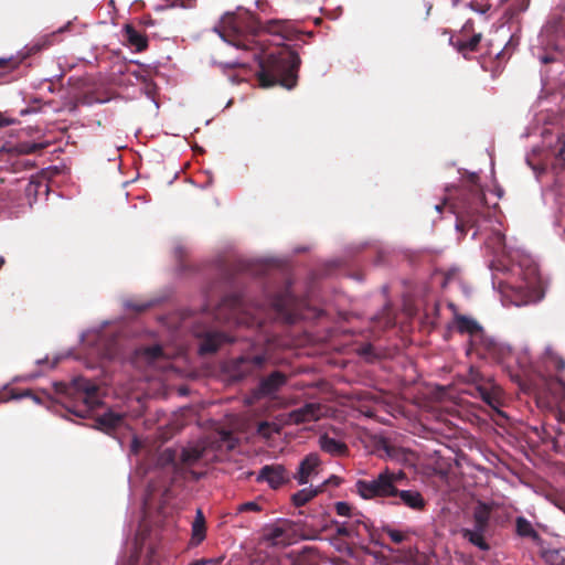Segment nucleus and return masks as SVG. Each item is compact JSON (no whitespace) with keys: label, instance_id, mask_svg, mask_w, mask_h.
Wrapping results in <instances>:
<instances>
[{"label":"nucleus","instance_id":"2","mask_svg":"<svg viewBox=\"0 0 565 565\" xmlns=\"http://www.w3.org/2000/svg\"><path fill=\"white\" fill-rule=\"evenodd\" d=\"M456 214V228L465 236L470 228H477L481 218L487 213L486 196L479 184V177L471 173L463 181L462 188L451 204ZM478 230H475L472 237H476Z\"/></svg>","mask_w":565,"mask_h":565},{"label":"nucleus","instance_id":"23","mask_svg":"<svg viewBox=\"0 0 565 565\" xmlns=\"http://www.w3.org/2000/svg\"><path fill=\"white\" fill-rule=\"evenodd\" d=\"M124 422L125 416L122 414L108 411L96 418V427L99 430L111 435L117 428L122 426Z\"/></svg>","mask_w":565,"mask_h":565},{"label":"nucleus","instance_id":"53","mask_svg":"<svg viewBox=\"0 0 565 565\" xmlns=\"http://www.w3.org/2000/svg\"><path fill=\"white\" fill-rule=\"evenodd\" d=\"M503 56V51H500L497 53L495 57L500 60Z\"/></svg>","mask_w":565,"mask_h":565},{"label":"nucleus","instance_id":"15","mask_svg":"<svg viewBox=\"0 0 565 565\" xmlns=\"http://www.w3.org/2000/svg\"><path fill=\"white\" fill-rule=\"evenodd\" d=\"M268 362L266 354H245L233 361V373L238 379L257 375Z\"/></svg>","mask_w":565,"mask_h":565},{"label":"nucleus","instance_id":"28","mask_svg":"<svg viewBox=\"0 0 565 565\" xmlns=\"http://www.w3.org/2000/svg\"><path fill=\"white\" fill-rule=\"evenodd\" d=\"M206 536V522L203 511L201 509L196 510L194 521L192 522V544L199 545L201 544Z\"/></svg>","mask_w":565,"mask_h":565},{"label":"nucleus","instance_id":"21","mask_svg":"<svg viewBox=\"0 0 565 565\" xmlns=\"http://www.w3.org/2000/svg\"><path fill=\"white\" fill-rule=\"evenodd\" d=\"M323 415V407L318 403H307L306 405L294 409L289 414V419L294 424H303L320 419Z\"/></svg>","mask_w":565,"mask_h":565},{"label":"nucleus","instance_id":"48","mask_svg":"<svg viewBox=\"0 0 565 565\" xmlns=\"http://www.w3.org/2000/svg\"><path fill=\"white\" fill-rule=\"evenodd\" d=\"M32 393L30 391H25L23 394H20V395H15V394H12L10 396V398H19V397H22V396H31Z\"/></svg>","mask_w":565,"mask_h":565},{"label":"nucleus","instance_id":"3","mask_svg":"<svg viewBox=\"0 0 565 565\" xmlns=\"http://www.w3.org/2000/svg\"><path fill=\"white\" fill-rule=\"evenodd\" d=\"M255 312H249L245 308L244 299L241 295H231L225 297L217 306L214 317L220 322H234L238 327L260 328L266 319L264 305L257 303L254 308Z\"/></svg>","mask_w":565,"mask_h":565},{"label":"nucleus","instance_id":"27","mask_svg":"<svg viewBox=\"0 0 565 565\" xmlns=\"http://www.w3.org/2000/svg\"><path fill=\"white\" fill-rule=\"evenodd\" d=\"M124 36L130 46H134L137 52H142L148 47L147 36L137 31L132 25L126 24L124 28Z\"/></svg>","mask_w":565,"mask_h":565},{"label":"nucleus","instance_id":"40","mask_svg":"<svg viewBox=\"0 0 565 565\" xmlns=\"http://www.w3.org/2000/svg\"><path fill=\"white\" fill-rule=\"evenodd\" d=\"M341 478L338 477V476H331L329 479H327L326 481H323L320 486H323V491L326 490V488L328 486H332V487H339L340 483H341Z\"/></svg>","mask_w":565,"mask_h":565},{"label":"nucleus","instance_id":"1","mask_svg":"<svg viewBox=\"0 0 565 565\" xmlns=\"http://www.w3.org/2000/svg\"><path fill=\"white\" fill-rule=\"evenodd\" d=\"M300 64L301 60L295 50L289 45L277 44V49L259 62V85L264 88L275 85L287 89L296 87Z\"/></svg>","mask_w":565,"mask_h":565},{"label":"nucleus","instance_id":"41","mask_svg":"<svg viewBox=\"0 0 565 565\" xmlns=\"http://www.w3.org/2000/svg\"><path fill=\"white\" fill-rule=\"evenodd\" d=\"M559 148L556 153V159L565 161V137L558 138Z\"/></svg>","mask_w":565,"mask_h":565},{"label":"nucleus","instance_id":"18","mask_svg":"<svg viewBox=\"0 0 565 565\" xmlns=\"http://www.w3.org/2000/svg\"><path fill=\"white\" fill-rule=\"evenodd\" d=\"M287 381L288 376L285 373L274 371L260 379L258 385L253 390V396L257 399L271 397L286 385Z\"/></svg>","mask_w":565,"mask_h":565},{"label":"nucleus","instance_id":"42","mask_svg":"<svg viewBox=\"0 0 565 565\" xmlns=\"http://www.w3.org/2000/svg\"><path fill=\"white\" fill-rule=\"evenodd\" d=\"M481 66H482V68H483L484 71H490V72L492 73V76H495V75L500 72V70H501V63H500V62H498V63L495 64V67H489V66L487 65L486 60H484V61L481 63Z\"/></svg>","mask_w":565,"mask_h":565},{"label":"nucleus","instance_id":"31","mask_svg":"<svg viewBox=\"0 0 565 565\" xmlns=\"http://www.w3.org/2000/svg\"><path fill=\"white\" fill-rule=\"evenodd\" d=\"M515 531L521 537H530L532 540H539L540 535L524 516H518L515 520Z\"/></svg>","mask_w":565,"mask_h":565},{"label":"nucleus","instance_id":"16","mask_svg":"<svg viewBox=\"0 0 565 565\" xmlns=\"http://www.w3.org/2000/svg\"><path fill=\"white\" fill-rule=\"evenodd\" d=\"M472 31V23L468 21L460 33L450 40L451 45L460 53L466 60L470 58V54L478 51L480 45L482 34L473 33L469 35V32Z\"/></svg>","mask_w":565,"mask_h":565},{"label":"nucleus","instance_id":"8","mask_svg":"<svg viewBox=\"0 0 565 565\" xmlns=\"http://www.w3.org/2000/svg\"><path fill=\"white\" fill-rule=\"evenodd\" d=\"M72 384L74 390L78 393L81 404L75 406L73 409H70V412L77 417L85 418L100 404V399L97 394L98 386L84 377L75 379Z\"/></svg>","mask_w":565,"mask_h":565},{"label":"nucleus","instance_id":"25","mask_svg":"<svg viewBox=\"0 0 565 565\" xmlns=\"http://www.w3.org/2000/svg\"><path fill=\"white\" fill-rule=\"evenodd\" d=\"M319 446L322 451L337 457H344L349 454L345 443L324 434L319 438Z\"/></svg>","mask_w":565,"mask_h":565},{"label":"nucleus","instance_id":"47","mask_svg":"<svg viewBox=\"0 0 565 565\" xmlns=\"http://www.w3.org/2000/svg\"><path fill=\"white\" fill-rule=\"evenodd\" d=\"M221 66L223 67H228V68H235L237 66H239V63L238 62H231V63H226V64H220Z\"/></svg>","mask_w":565,"mask_h":565},{"label":"nucleus","instance_id":"24","mask_svg":"<svg viewBox=\"0 0 565 565\" xmlns=\"http://www.w3.org/2000/svg\"><path fill=\"white\" fill-rule=\"evenodd\" d=\"M455 327L459 333L469 334L470 342L483 330L477 320L460 313H455Z\"/></svg>","mask_w":565,"mask_h":565},{"label":"nucleus","instance_id":"38","mask_svg":"<svg viewBox=\"0 0 565 565\" xmlns=\"http://www.w3.org/2000/svg\"><path fill=\"white\" fill-rule=\"evenodd\" d=\"M335 511L341 516H349L351 513V507L347 502H337Z\"/></svg>","mask_w":565,"mask_h":565},{"label":"nucleus","instance_id":"19","mask_svg":"<svg viewBox=\"0 0 565 565\" xmlns=\"http://www.w3.org/2000/svg\"><path fill=\"white\" fill-rule=\"evenodd\" d=\"M290 475L282 465H266L259 470L256 481L267 482L268 486L276 490L288 483Z\"/></svg>","mask_w":565,"mask_h":565},{"label":"nucleus","instance_id":"10","mask_svg":"<svg viewBox=\"0 0 565 565\" xmlns=\"http://www.w3.org/2000/svg\"><path fill=\"white\" fill-rule=\"evenodd\" d=\"M469 380L475 385L476 394L491 408L498 409L502 405L501 390L491 380L484 376L476 369L469 371Z\"/></svg>","mask_w":565,"mask_h":565},{"label":"nucleus","instance_id":"30","mask_svg":"<svg viewBox=\"0 0 565 565\" xmlns=\"http://www.w3.org/2000/svg\"><path fill=\"white\" fill-rule=\"evenodd\" d=\"M544 361L547 367H552L557 372L565 370V360L552 347H547L544 352Z\"/></svg>","mask_w":565,"mask_h":565},{"label":"nucleus","instance_id":"54","mask_svg":"<svg viewBox=\"0 0 565 565\" xmlns=\"http://www.w3.org/2000/svg\"><path fill=\"white\" fill-rule=\"evenodd\" d=\"M438 310H439V303L437 302V303H435V311H436V313L438 312Z\"/></svg>","mask_w":565,"mask_h":565},{"label":"nucleus","instance_id":"43","mask_svg":"<svg viewBox=\"0 0 565 565\" xmlns=\"http://www.w3.org/2000/svg\"><path fill=\"white\" fill-rule=\"evenodd\" d=\"M384 450H385L387 457H390V458H395L399 452V449L397 447L391 446V445H385Z\"/></svg>","mask_w":565,"mask_h":565},{"label":"nucleus","instance_id":"5","mask_svg":"<svg viewBox=\"0 0 565 565\" xmlns=\"http://www.w3.org/2000/svg\"><path fill=\"white\" fill-rule=\"evenodd\" d=\"M535 395L537 403L545 407L556 405L558 407L556 417L565 422V409L562 403L565 399V382L558 376L542 375L535 383Z\"/></svg>","mask_w":565,"mask_h":565},{"label":"nucleus","instance_id":"36","mask_svg":"<svg viewBox=\"0 0 565 565\" xmlns=\"http://www.w3.org/2000/svg\"><path fill=\"white\" fill-rule=\"evenodd\" d=\"M19 120L15 117L9 116L8 113L0 111V128L15 125Z\"/></svg>","mask_w":565,"mask_h":565},{"label":"nucleus","instance_id":"46","mask_svg":"<svg viewBox=\"0 0 565 565\" xmlns=\"http://www.w3.org/2000/svg\"><path fill=\"white\" fill-rule=\"evenodd\" d=\"M555 61H556V58L550 54H545V55L541 56V62L544 64L553 63Z\"/></svg>","mask_w":565,"mask_h":565},{"label":"nucleus","instance_id":"37","mask_svg":"<svg viewBox=\"0 0 565 565\" xmlns=\"http://www.w3.org/2000/svg\"><path fill=\"white\" fill-rule=\"evenodd\" d=\"M515 12H524L530 6V0H510Z\"/></svg>","mask_w":565,"mask_h":565},{"label":"nucleus","instance_id":"13","mask_svg":"<svg viewBox=\"0 0 565 565\" xmlns=\"http://www.w3.org/2000/svg\"><path fill=\"white\" fill-rule=\"evenodd\" d=\"M55 39V34H46L40 39H38L32 44L25 47V52H20L17 55H12L9 57H0V68L4 71H13L18 68V66L30 55L36 54L42 50L50 47Z\"/></svg>","mask_w":565,"mask_h":565},{"label":"nucleus","instance_id":"45","mask_svg":"<svg viewBox=\"0 0 565 565\" xmlns=\"http://www.w3.org/2000/svg\"><path fill=\"white\" fill-rule=\"evenodd\" d=\"M126 306H127V308H131V309H134V310H136L138 312H141V311H143L147 308L146 305H134L131 302H127Z\"/></svg>","mask_w":565,"mask_h":565},{"label":"nucleus","instance_id":"9","mask_svg":"<svg viewBox=\"0 0 565 565\" xmlns=\"http://www.w3.org/2000/svg\"><path fill=\"white\" fill-rule=\"evenodd\" d=\"M470 348L479 358L494 362H501L510 354V349L488 335L484 329L475 335Z\"/></svg>","mask_w":565,"mask_h":565},{"label":"nucleus","instance_id":"32","mask_svg":"<svg viewBox=\"0 0 565 565\" xmlns=\"http://www.w3.org/2000/svg\"><path fill=\"white\" fill-rule=\"evenodd\" d=\"M203 451L199 448L183 449L181 452V461L186 466H191L202 458Z\"/></svg>","mask_w":565,"mask_h":565},{"label":"nucleus","instance_id":"49","mask_svg":"<svg viewBox=\"0 0 565 565\" xmlns=\"http://www.w3.org/2000/svg\"><path fill=\"white\" fill-rule=\"evenodd\" d=\"M338 533L340 535H349V532H348V530L344 526L339 527L338 529Z\"/></svg>","mask_w":565,"mask_h":565},{"label":"nucleus","instance_id":"44","mask_svg":"<svg viewBox=\"0 0 565 565\" xmlns=\"http://www.w3.org/2000/svg\"><path fill=\"white\" fill-rule=\"evenodd\" d=\"M222 38L225 40V41H228L232 45L238 47V49H244V50H248L249 46L244 42V41H230V40H226L225 36L222 34Z\"/></svg>","mask_w":565,"mask_h":565},{"label":"nucleus","instance_id":"12","mask_svg":"<svg viewBox=\"0 0 565 565\" xmlns=\"http://www.w3.org/2000/svg\"><path fill=\"white\" fill-rule=\"evenodd\" d=\"M55 39V34H46L40 39H38L32 44L25 47V52H20L17 55H12L9 57H0V68L4 71H13L18 68V66L30 55L36 54L42 50L50 47Z\"/></svg>","mask_w":565,"mask_h":565},{"label":"nucleus","instance_id":"20","mask_svg":"<svg viewBox=\"0 0 565 565\" xmlns=\"http://www.w3.org/2000/svg\"><path fill=\"white\" fill-rule=\"evenodd\" d=\"M321 466L319 455L311 452L307 455L299 463L297 471L292 475V478L298 484H307L311 479L318 476Z\"/></svg>","mask_w":565,"mask_h":565},{"label":"nucleus","instance_id":"34","mask_svg":"<svg viewBox=\"0 0 565 565\" xmlns=\"http://www.w3.org/2000/svg\"><path fill=\"white\" fill-rule=\"evenodd\" d=\"M260 511H262V507L255 501L244 502L237 507V512H239V513L260 512Z\"/></svg>","mask_w":565,"mask_h":565},{"label":"nucleus","instance_id":"51","mask_svg":"<svg viewBox=\"0 0 565 565\" xmlns=\"http://www.w3.org/2000/svg\"><path fill=\"white\" fill-rule=\"evenodd\" d=\"M435 209H436V211L441 212V210H443V204H436V205H435Z\"/></svg>","mask_w":565,"mask_h":565},{"label":"nucleus","instance_id":"50","mask_svg":"<svg viewBox=\"0 0 565 565\" xmlns=\"http://www.w3.org/2000/svg\"><path fill=\"white\" fill-rule=\"evenodd\" d=\"M206 563H207V561L201 559V561H198V562H195V563H193L191 565H206Z\"/></svg>","mask_w":565,"mask_h":565},{"label":"nucleus","instance_id":"39","mask_svg":"<svg viewBox=\"0 0 565 565\" xmlns=\"http://www.w3.org/2000/svg\"><path fill=\"white\" fill-rule=\"evenodd\" d=\"M374 320L380 322L382 328H390L394 323L392 317L387 312L383 313L381 317H374Z\"/></svg>","mask_w":565,"mask_h":565},{"label":"nucleus","instance_id":"59","mask_svg":"<svg viewBox=\"0 0 565 565\" xmlns=\"http://www.w3.org/2000/svg\"><path fill=\"white\" fill-rule=\"evenodd\" d=\"M449 307L455 310L454 303H449Z\"/></svg>","mask_w":565,"mask_h":565},{"label":"nucleus","instance_id":"6","mask_svg":"<svg viewBox=\"0 0 565 565\" xmlns=\"http://www.w3.org/2000/svg\"><path fill=\"white\" fill-rule=\"evenodd\" d=\"M491 511L492 509L490 505L484 502H478L472 514V529L462 530L463 539L468 540L472 545L479 547L482 551H488L490 548L484 539V534L489 529Z\"/></svg>","mask_w":565,"mask_h":565},{"label":"nucleus","instance_id":"56","mask_svg":"<svg viewBox=\"0 0 565 565\" xmlns=\"http://www.w3.org/2000/svg\"><path fill=\"white\" fill-rule=\"evenodd\" d=\"M563 436H564V435H563L562 433H558V437H559V438H563ZM557 443H561V439H558V440H557Z\"/></svg>","mask_w":565,"mask_h":565},{"label":"nucleus","instance_id":"11","mask_svg":"<svg viewBox=\"0 0 565 565\" xmlns=\"http://www.w3.org/2000/svg\"><path fill=\"white\" fill-rule=\"evenodd\" d=\"M264 540L271 545H290L298 540L297 524L290 520H279L264 530Z\"/></svg>","mask_w":565,"mask_h":565},{"label":"nucleus","instance_id":"14","mask_svg":"<svg viewBox=\"0 0 565 565\" xmlns=\"http://www.w3.org/2000/svg\"><path fill=\"white\" fill-rule=\"evenodd\" d=\"M296 302V297L286 288L270 296L267 306L273 309L279 318L288 323H292L297 317Z\"/></svg>","mask_w":565,"mask_h":565},{"label":"nucleus","instance_id":"33","mask_svg":"<svg viewBox=\"0 0 565 565\" xmlns=\"http://www.w3.org/2000/svg\"><path fill=\"white\" fill-rule=\"evenodd\" d=\"M142 354L148 361L153 362L163 356V349L161 345L154 344L142 349Z\"/></svg>","mask_w":565,"mask_h":565},{"label":"nucleus","instance_id":"35","mask_svg":"<svg viewBox=\"0 0 565 565\" xmlns=\"http://www.w3.org/2000/svg\"><path fill=\"white\" fill-rule=\"evenodd\" d=\"M385 533L391 539V541L394 542L395 544H401L406 539V535L398 530L387 529L385 531Z\"/></svg>","mask_w":565,"mask_h":565},{"label":"nucleus","instance_id":"29","mask_svg":"<svg viewBox=\"0 0 565 565\" xmlns=\"http://www.w3.org/2000/svg\"><path fill=\"white\" fill-rule=\"evenodd\" d=\"M321 492H323V486H318L316 488H305L291 495V502L295 507L300 508L306 505Z\"/></svg>","mask_w":565,"mask_h":565},{"label":"nucleus","instance_id":"22","mask_svg":"<svg viewBox=\"0 0 565 565\" xmlns=\"http://www.w3.org/2000/svg\"><path fill=\"white\" fill-rule=\"evenodd\" d=\"M263 29L271 35L279 36L281 40H294L300 35L299 32L285 20H269L264 24Z\"/></svg>","mask_w":565,"mask_h":565},{"label":"nucleus","instance_id":"52","mask_svg":"<svg viewBox=\"0 0 565 565\" xmlns=\"http://www.w3.org/2000/svg\"><path fill=\"white\" fill-rule=\"evenodd\" d=\"M6 259L3 256H0V268L4 265Z\"/></svg>","mask_w":565,"mask_h":565},{"label":"nucleus","instance_id":"7","mask_svg":"<svg viewBox=\"0 0 565 565\" xmlns=\"http://www.w3.org/2000/svg\"><path fill=\"white\" fill-rule=\"evenodd\" d=\"M193 334L198 339V353L200 355L214 354L225 343H232L237 337H232L214 328L204 327L200 323L193 328Z\"/></svg>","mask_w":565,"mask_h":565},{"label":"nucleus","instance_id":"55","mask_svg":"<svg viewBox=\"0 0 565 565\" xmlns=\"http://www.w3.org/2000/svg\"><path fill=\"white\" fill-rule=\"evenodd\" d=\"M28 113H29V110H28V109H22V110H21V115H25V114H28Z\"/></svg>","mask_w":565,"mask_h":565},{"label":"nucleus","instance_id":"57","mask_svg":"<svg viewBox=\"0 0 565 565\" xmlns=\"http://www.w3.org/2000/svg\"><path fill=\"white\" fill-rule=\"evenodd\" d=\"M562 168L565 170V160L562 161Z\"/></svg>","mask_w":565,"mask_h":565},{"label":"nucleus","instance_id":"26","mask_svg":"<svg viewBox=\"0 0 565 565\" xmlns=\"http://www.w3.org/2000/svg\"><path fill=\"white\" fill-rule=\"evenodd\" d=\"M49 146H50V142H47V141H44V142L24 141V142H20L15 146H10V147H7V145H2V146H0V152L7 151L9 153H15V154H32V153L41 152Z\"/></svg>","mask_w":565,"mask_h":565},{"label":"nucleus","instance_id":"17","mask_svg":"<svg viewBox=\"0 0 565 565\" xmlns=\"http://www.w3.org/2000/svg\"><path fill=\"white\" fill-rule=\"evenodd\" d=\"M392 503L395 505H404L418 513L425 512L428 507V501L424 498L422 492L416 489H399V487L396 488Z\"/></svg>","mask_w":565,"mask_h":565},{"label":"nucleus","instance_id":"4","mask_svg":"<svg viewBox=\"0 0 565 565\" xmlns=\"http://www.w3.org/2000/svg\"><path fill=\"white\" fill-rule=\"evenodd\" d=\"M407 481L403 470L382 469L373 479H359L355 482L356 492L365 500L393 499L396 488Z\"/></svg>","mask_w":565,"mask_h":565},{"label":"nucleus","instance_id":"58","mask_svg":"<svg viewBox=\"0 0 565 565\" xmlns=\"http://www.w3.org/2000/svg\"><path fill=\"white\" fill-rule=\"evenodd\" d=\"M7 399H8V398H4V397H2V396L0 397V402H4V401H7Z\"/></svg>","mask_w":565,"mask_h":565}]
</instances>
